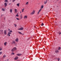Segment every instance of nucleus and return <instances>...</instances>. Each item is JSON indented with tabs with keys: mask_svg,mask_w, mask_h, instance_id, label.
Instances as JSON below:
<instances>
[{
	"mask_svg": "<svg viewBox=\"0 0 61 61\" xmlns=\"http://www.w3.org/2000/svg\"><path fill=\"white\" fill-rule=\"evenodd\" d=\"M35 10H33L32 12L30 13V15H33L34 14H35Z\"/></svg>",
	"mask_w": 61,
	"mask_h": 61,
	"instance_id": "f257e3e1",
	"label": "nucleus"
},
{
	"mask_svg": "<svg viewBox=\"0 0 61 61\" xmlns=\"http://www.w3.org/2000/svg\"><path fill=\"white\" fill-rule=\"evenodd\" d=\"M16 47H14L11 50V51L12 52H13V51H15V50H16Z\"/></svg>",
	"mask_w": 61,
	"mask_h": 61,
	"instance_id": "f03ea898",
	"label": "nucleus"
},
{
	"mask_svg": "<svg viewBox=\"0 0 61 61\" xmlns=\"http://www.w3.org/2000/svg\"><path fill=\"white\" fill-rule=\"evenodd\" d=\"M27 18V16L26 15L24 17V19H26Z\"/></svg>",
	"mask_w": 61,
	"mask_h": 61,
	"instance_id": "7ed1b4c3",
	"label": "nucleus"
},
{
	"mask_svg": "<svg viewBox=\"0 0 61 61\" xmlns=\"http://www.w3.org/2000/svg\"><path fill=\"white\" fill-rule=\"evenodd\" d=\"M15 41L16 42H18V41H19V40H18V38H17L16 39Z\"/></svg>",
	"mask_w": 61,
	"mask_h": 61,
	"instance_id": "20e7f679",
	"label": "nucleus"
},
{
	"mask_svg": "<svg viewBox=\"0 0 61 61\" xmlns=\"http://www.w3.org/2000/svg\"><path fill=\"white\" fill-rule=\"evenodd\" d=\"M21 55V54H17V56H20Z\"/></svg>",
	"mask_w": 61,
	"mask_h": 61,
	"instance_id": "39448f33",
	"label": "nucleus"
},
{
	"mask_svg": "<svg viewBox=\"0 0 61 61\" xmlns=\"http://www.w3.org/2000/svg\"><path fill=\"white\" fill-rule=\"evenodd\" d=\"M42 10V9H40L39 11H38V14H39V13H40V12Z\"/></svg>",
	"mask_w": 61,
	"mask_h": 61,
	"instance_id": "423d86ee",
	"label": "nucleus"
},
{
	"mask_svg": "<svg viewBox=\"0 0 61 61\" xmlns=\"http://www.w3.org/2000/svg\"><path fill=\"white\" fill-rule=\"evenodd\" d=\"M24 28L23 27H22V28H21L20 29H18L19 30H23V29Z\"/></svg>",
	"mask_w": 61,
	"mask_h": 61,
	"instance_id": "0eeeda50",
	"label": "nucleus"
},
{
	"mask_svg": "<svg viewBox=\"0 0 61 61\" xmlns=\"http://www.w3.org/2000/svg\"><path fill=\"white\" fill-rule=\"evenodd\" d=\"M4 34L5 35H6V30H5L4 31Z\"/></svg>",
	"mask_w": 61,
	"mask_h": 61,
	"instance_id": "6e6552de",
	"label": "nucleus"
},
{
	"mask_svg": "<svg viewBox=\"0 0 61 61\" xmlns=\"http://www.w3.org/2000/svg\"><path fill=\"white\" fill-rule=\"evenodd\" d=\"M18 57H16L15 58V60H17L18 59Z\"/></svg>",
	"mask_w": 61,
	"mask_h": 61,
	"instance_id": "1a4fd4ad",
	"label": "nucleus"
},
{
	"mask_svg": "<svg viewBox=\"0 0 61 61\" xmlns=\"http://www.w3.org/2000/svg\"><path fill=\"white\" fill-rule=\"evenodd\" d=\"M4 5H5V7H6V5H7V3H4Z\"/></svg>",
	"mask_w": 61,
	"mask_h": 61,
	"instance_id": "9d476101",
	"label": "nucleus"
},
{
	"mask_svg": "<svg viewBox=\"0 0 61 61\" xmlns=\"http://www.w3.org/2000/svg\"><path fill=\"white\" fill-rule=\"evenodd\" d=\"M17 10L16 9H15V13H17Z\"/></svg>",
	"mask_w": 61,
	"mask_h": 61,
	"instance_id": "9b49d317",
	"label": "nucleus"
},
{
	"mask_svg": "<svg viewBox=\"0 0 61 61\" xmlns=\"http://www.w3.org/2000/svg\"><path fill=\"white\" fill-rule=\"evenodd\" d=\"M5 46H6V44H7V42H5L4 43Z\"/></svg>",
	"mask_w": 61,
	"mask_h": 61,
	"instance_id": "f8f14e48",
	"label": "nucleus"
},
{
	"mask_svg": "<svg viewBox=\"0 0 61 61\" xmlns=\"http://www.w3.org/2000/svg\"><path fill=\"white\" fill-rule=\"evenodd\" d=\"M12 9H10V13H12Z\"/></svg>",
	"mask_w": 61,
	"mask_h": 61,
	"instance_id": "ddd939ff",
	"label": "nucleus"
},
{
	"mask_svg": "<svg viewBox=\"0 0 61 61\" xmlns=\"http://www.w3.org/2000/svg\"><path fill=\"white\" fill-rule=\"evenodd\" d=\"M59 52V51H58L57 50V51H55V52L56 53H58Z\"/></svg>",
	"mask_w": 61,
	"mask_h": 61,
	"instance_id": "4468645a",
	"label": "nucleus"
},
{
	"mask_svg": "<svg viewBox=\"0 0 61 61\" xmlns=\"http://www.w3.org/2000/svg\"><path fill=\"white\" fill-rule=\"evenodd\" d=\"M25 5H28V2H27L25 4Z\"/></svg>",
	"mask_w": 61,
	"mask_h": 61,
	"instance_id": "2eb2a0df",
	"label": "nucleus"
},
{
	"mask_svg": "<svg viewBox=\"0 0 61 61\" xmlns=\"http://www.w3.org/2000/svg\"><path fill=\"white\" fill-rule=\"evenodd\" d=\"M22 15H20V19H22Z\"/></svg>",
	"mask_w": 61,
	"mask_h": 61,
	"instance_id": "dca6fc26",
	"label": "nucleus"
},
{
	"mask_svg": "<svg viewBox=\"0 0 61 61\" xmlns=\"http://www.w3.org/2000/svg\"><path fill=\"white\" fill-rule=\"evenodd\" d=\"M41 9H42V8H43V7H44V6L43 5H42L41 6Z\"/></svg>",
	"mask_w": 61,
	"mask_h": 61,
	"instance_id": "f3484780",
	"label": "nucleus"
},
{
	"mask_svg": "<svg viewBox=\"0 0 61 61\" xmlns=\"http://www.w3.org/2000/svg\"><path fill=\"white\" fill-rule=\"evenodd\" d=\"M24 9H25V8H23L22 10V12H24Z\"/></svg>",
	"mask_w": 61,
	"mask_h": 61,
	"instance_id": "a211bd4d",
	"label": "nucleus"
},
{
	"mask_svg": "<svg viewBox=\"0 0 61 61\" xmlns=\"http://www.w3.org/2000/svg\"><path fill=\"white\" fill-rule=\"evenodd\" d=\"M15 41H13L12 43V44H15Z\"/></svg>",
	"mask_w": 61,
	"mask_h": 61,
	"instance_id": "6ab92c4d",
	"label": "nucleus"
},
{
	"mask_svg": "<svg viewBox=\"0 0 61 61\" xmlns=\"http://www.w3.org/2000/svg\"><path fill=\"white\" fill-rule=\"evenodd\" d=\"M60 47H59L58 48V50H60Z\"/></svg>",
	"mask_w": 61,
	"mask_h": 61,
	"instance_id": "aec40b11",
	"label": "nucleus"
},
{
	"mask_svg": "<svg viewBox=\"0 0 61 61\" xmlns=\"http://www.w3.org/2000/svg\"><path fill=\"white\" fill-rule=\"evenodd\" d=\"M6 57V55H4L3 56V58H5Z\"/></svg>",
	"mask_w": 61,
	"mask_h": 61,
	"instance_id": "412c9836",
	"label": "nucleus"
},
{
	"mask_svg": "<svg viewBox=\"0 0 61 61\" xmlns=\"http://www.w3.org/2000/svg\"><path fill=\"white\" fill-rule=\"evenodd\" d=\"M16 19H17V20H20L19 19L17 18H16Z\"/></svg>",
	"mask_w": 61,
	"mask_h": 61,
	"instance_id": "4be33fe9",
	"label": "nucleus"
},
{
	"mask_svg": "<svg viewBox=\"0 0 61 61\" xmlns=\"http://www.w3.org/2000/svg\"><path fill=\"white\" fill-rule=\"evenodd\" d=\"M17 5L18 6H19V3H18V4H17Z\"/></svg>",
	"mask_w": 61,
	"mask_h": 61,
	"instance_id": "5701e85b",
	"label": "nucleus"
},
{
	"mask_svg": "<svg viewBox=\"0 0 61 61\" xmlns=\"http://www.w3.org/2000/svg\"><path fill=\"white\" fill-rule=\"evenodd\" d=\"M18 32L20 34H21L22 35V33H21V32Z\"/></svg>",
	"mask_w": 61,
	"mask_h": 61,
	"instance_id": "b1692460",
	"label": "nucleus"
},
{
	"mask_svg": "<svg viewBox=\"0 0 61 61\" xmlns=\"http://www.w3.org/2000/svg\"><path fill=\"white\" fill-rule=\"evenodd\" d=\"M46 3H47V2L44 1V4H46Z\"/></svg>",
	"mask_w": 61,
	"mask_h": 61,
	"instance_id": "393cba45",
	"label": "nucleus"
},
{
	"mask_svg": "<svg viewBox=\"0 0 61 61\" xmlns=\"http://www.w3.org/2000/svg\"><path fill=\"white\" fill-rule=\"evenodd\" d=\"M15 16H17V17L19 16V15H18V14L16 15Z\"/></svg>",
	"mask_w": 61,
	"mask_h": 61,
	"instance_id": "a878e982",
	"label": "nucleus"
},
{
	"mask_svg": "<svg viewBox=\"0 0 61 61\" xmlns=\"http://www.w3.org/2000/svg\"><path fill=\"white\" fill-rule=\"evenodd\" d=\"M2 50V48L0 47V51H1Z\"/></svg>",
	"mask_w": 61,
	"mask_h": 61,
	"instance_id": "bb28decb",
	"label": "nucleus"
},
{
	"mask_svg": "<svg viewBox=\"0 0 61 61\" xmlns=\"http://www.w3.org/2000/svg\"><path fill=\"white\" fill-rule=\"evenodd\" d=\"M3 52H0V55L2 54Z\"/></svg>",
	"mask_w": 61,
	"mask_h": 61,
	"instance_id": "cd10ccee",
	"label": "nucleus"
},
{
	"mask_svg": "<svg viewBox=\"0 0 61 61\" xmlns=\"http://www.w3.org/2000/svg\"><path fill=\"white\" fill-rule=\"evenodd\" d=\"M11 55H14L15 54V53L13 52H12L11 53Z\"/></svg>",
	"mask_w": 61,
	"mask_h": 61,
	"instance_id": "c85d7f7f",
	"label": "nucleus"
},
{
	"mask_svg": "<svg viewBox=\"0 0 61 61\" xmlns=\"http://www.w3.org/2000/svg\"><path fill=\"white\" fill-rule=\"evenodd\" d=\"M5 2H7V0H5Z\"/></svg>",
	"mask_w": 61,
	"mask_h": 61,
	"instance_id": "c756f323",
	"label": "nucleus"
},
{
	"mask_svg": "<svg viewBox=\"0 0 61 61\" xmlns=\"http://www.w3.org/2000/svg\"><path fill=\"white\" fill-rule=\"evenodd\" d=\"M41 26H43V25H44V24H43V23H42L41 24Z\"/></svg>",
	"mask_w": 61,
	"mask_h": 61,
	"instance_id": "7c9ffc66",
	"label": "nucleus"
},
{
	"mask_svg": "<svg viewBox=\"0 0 61 61\" xmlns=\"http://www.w3.org/2000/svg\"><path fill=\"white\" fill-rule=\"evenodd\" d=\"M5 9H3V8H2V11H5Z\"/></svg>",
	"mask_w": 61,
	"mask_h": 61,
	"instance_id": "2f4dec72",
	"label": "nucleus"
},
{
	"mask_svg": "<svg viewBox=\"0 0 61 61\" xmlns=\"http://www.w3.org/2000/svg\"><path fill=\"white\" fill-rule=\"evenodd\" d=\"M15 0H12V2H15Z\"/></svg>",
	"mask_w": 61,
	"mask_h": 61,
	"instance_id": "473e14b6",
	"label": "nucleus"
},
{
	"mask_svg": "<svg viewBox=\"0 0 61 61\" xmlns=\"http://www.w3.org/2000/svg\"><path fill=\"white\" fill-rule=\"evenodd\" d=\"M58 61H59V60H60V59L59 58L58 59Z\"/></svg>",
	"mask_w": 61,
	"mask_h": 61,
	"instance_id": "72a5a7b5",
	"label": "nucleus"
},
{
	"mask_svg": "<svg viewBox=\"0 0 61 61\" xmlns=\"http://www.w3.org/2000/svg\"><path fill=\"white\" fill-rule=\"evenodd\" d=\"M61 32H59V35H61Z\"/></svg>",
	"mask_w": 61,
	"mask_h": 61,
	"instance_id": "f704fd0d",
	"label": "nucleus"
},
{
	"mask_svg": "<svg viewBox=\"0 0 61 61\" xmlns=\"http://www.w3.org/2000/svg\"><path fill=\"white\" fill-rule=\"evenodd\" d=\"M8 35L9 36H10V35L8 33Z\"/></svg>",
	"mask_w": 61,
	"mask_h": 61,
	"instance_id": "c9c22d12",
	"label": "nucleus"
},
{
	"mask_svg": "<svg viewBox=\"0 0 61 61\" xmlns=\"http://www.w3.org/2000/svg\"><path fill=\"white\" fill-rule=\"evenodd\" d=\"M8 34H11V33H10V32H8Z\"/></svg>",
	"mask_w": 61,
	"mask_h": 61,
	"instance_id": "e433bc0d",
	"label": "nucleus"
},
{
	"mask_svg": "<svg viewBox=\"0 0 61 61\" xmlns=\"http://www.w3.org/2000/svg\"><path fill=\"white\" fill-rule=\"evenodd\" d=\"M8 30V31H10V29H9Z\"/></svg>",
	"mask_w": 61,
	"mask_h": 61,
	"instance_id": "4c0bfd02",
	"label": "nucleus"
},
{
	"mask_svg": "<svg viewBox=\"0 0 61 61\" xmlns=\"http://www.w3.org/2000/svg\"><path fill=\"white\" fill-rule=\"evenodd\" d=\"M1 32H3V30H0Z\"/></svg>",
	"mask_w": 61,
	"mask_h": 61,
	"instance_id": "58836bf2",
	"label": "nucleus"
},
{
	"mask_svg": "<svg viewBox=\"0 0 61 61\" xmlns=\"http://www.w3.org/2000/svg\"><path fill=\"white\" fill-rule=\"evenodd\" d=\"M10 32L11 33L12 32V30H11V31H10Z\"/></svg>",
	"mask_w": 61,
	"mask_h": 61,
	"instance_id": "ea45409f",
	"label": "nucleus"
},
{
	"mask_svg": "<svg viewBox=\"0 0 61 61\" xmlns=\"http://www.w3.org/2000/svg\"><path fill=\"white\" fill-rule=\"evenodd\" d=\"M16 25L15 24V27H16Z\"/></svg>",
	"mask_w": 61,
	"mask_h": 61,
	"instance_id": "a19ab883",
	"label": "nucleus"
},
{
	"mask_svg": "<svg viewBox=\"0 0 61 61\" xmlns=\"http://www.w3.org/2000/svg\"><path fill=\"white\" fill-rule=\"evenodd\" d=\"M14 25H15V24H14Z\"/></svg>",
	"mask_w": 61,
	"mask_h": 61,
	"instance_id": "79ce46f5",
	"label": "nucleus"
},
{
	"mask_svg": "<svg viewBox=\"0 0 61 61\" xmlns=\"http://www.w3.org/2000/svg\"><path fill=\"white\" fill-rule=\"evenodd\" d=\"M57 1H58V0H57Z\"/></svg>",
	"mask_w": 61,
	"mask_h": 61,
	"instance_id": "37998d69",
	"label": "nucleus"
},
{
	"mask_svg": "<svg viewBox=\"0 0 61 61\" xmlns=\"http://www.w3.org/2000/svg\"><path fill=\"white\" fill-rule=\"evenodd\" d=\"M21 13V12H20V13Z\"/></svg>",
	"mask_w": 61,
	"mask_h": 61,
	"instance_id": "c03bdc74",
	"label": "nucleus"
},
{
	"mask_svg": "<svg viewBox=\"0 0 61 61\" xmlns=\"http://www.w3.org/2000/svg\"><path fill=\"white\" fill-rule=\"evenodd\" d=\"M4 19H5V18H4Z\"/></svg>",
	"mask_w": 61,
	"mask_h": 61,
	"instance_id": "a18cd8bd",
	"label": "nucleus"
},
{
	"mask_svg": "<svg viewBox=\"0 0 61 61\" xmlns=\"http://www.w3.org/2000/svg\"><path fill=\"white\" fill-rule=\"evenodd\" d=\"M34 27H35V26H34Z\"/></svg>",
	"mask_w": 61,
	"mask_h": 61,
	"instance_id": "49530a36",
	"label": "nucleus"
},
{
	"mask_svg": "<svg viewBox=\"0 0 61 61\" xmlns=\"http://www.w3.org/2000/svg\"><path fill=\"white\" fill-rule=\"evenodd\" d=\"M23 35H24V34H23Z\"/></svg>",
	"mask_w": 61,
	"mask_h": 61,
	"instance_id": "de8ad7c7",
	"label": "nucleus"
}]
</instances>
